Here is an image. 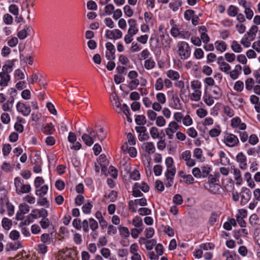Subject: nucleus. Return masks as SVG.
Listing matches in <instances>:
<instances>
[{
  "mask_svg": "<svg viewBox=\"0 0 260 260\" xmlns=\"http://www.w3.org/2000/svg\"><path fill=\"white\" fill-rule=\"evenodd\" d=\"M165 165L167 167V170L165 173L166 177L165 182L166 187H170L174 183V177L176 172L173 158L170 156L167 157L165 159Z\"/></svg>",
  "mask_w": 260,
  "mask_h": 260,
  "instance_id": "nucleus-1",
  "label": "nucleus"
},
{
  "mask_svg": "<svg viewBox=\"0 0 260 260\" xmlns=\"http://www.w3.org/2000/svg\"><path fill=\"white\" fill-rule=\"evenodd\" d=\"M177 53L181 59H187L190 55V48L189 44L184 41H181L177 44Z\"/></svg>",
  "mask_w": 260,
  "mask_h": 260,
  "instance_id": "nucleus-2",
  "label": "nucleus"
},
{
  "mask_svg": "<svg viewBox=\"0 0 260 260\" xmlns=\"http://www.w3.org/2000/svg\"><path fill=\"white\" fill-rule=\"evenodd\" d=\"M14 185L16 188V191L18 194L27 193L31 190L30 185L29 184H23V180L19 177L15 178Z\"/></svg>",
  "mask_w": 260,
  "mask_h": 260,
  "instance_id": "nucleus-3",
  "label": "nucleus"
},
{
  "mask_svg": "<svg viewBox=\"0 0 260 260\" xmlns=\"http://www.w3.org/2000/svg\"><path fill=\"white\" fill-rule=\"evenodd\" d=\"M99 228L98 222L93 218H89L88 219L83 220V231L85 233H88L89 229L91 231H96Z\"/></svg>",
  "mask_w": 260,
  "mask_h": 260,
  "instance_id": "nucleus-4",
  "label": "nucleus"
},
{
  "mask_svg": "<svg viewBox=\"0 0 260 260\" xmlns=\"http://www.w3.org/2000/svg\"><path fill=\"white\" fill-rule=\"evenodd\" d=\"M87 134H84L82 136V140L88 146H91L94 143V139L98 136L94 131L90 130L89 128H86Z\"/></svg>",
  "mask_w": 260,
  "mask_h": 260,
  "instance_id": "nucleus-5",
  "label": "nucleus"
},
{
  "mask_svg": "<svg viewBox=\"0 0 260 260\" xmlns=\"http://www.w3.org/2000/svg\"><path fill=\"white\" fill-rule=\"evenodd\" d=\"M224 143L229 147L237 146L239 143L238 137L233 134H226L224 137Z\"/></svg>",
  "mask_w": 260,
  "mask_h": 260,
  "instance_id": "nucleus-6",
  "label": "nucleus"
},
{
  "mask_svg": "<svg viewBox=\"0 0 260 260\" xmlns=\"http://www.w3.org/2000/svg\"><path fill=\"white\" fill-rule=\"evenodd\" d=\"M179 127V125L175 121L170 122L168 127L165 129V132L169 139L174 138V133H176Z\"/></svg>",
  "mask_w": 260,
  "mask_h": 260,
  "instance_id": "nucleus-7",
  "label": "nucleus"
},
{
  "mask_svg": "<svg viewBox=\"0 0 260 260\" xmlns=\"http://www.w3.org/2000/svg\"><path fill=\"white\" fill-rule=\"evenodd\" d=\"M135 129L139 133L138 139L140 141L147 140L149 138V136L147 132V128L144 126H136Z\"/></svg>",
  "mask_w": 260,
  "mask_h": 260,
  "instance_id": "nucleus-8",
  "label": "nucleus"
},
{
  "mask_svg": "<svg viewBox=\"0 0 260 260\" xmlns=\"http://www.w3.org/2000/svg\"><path fill=\"white\" fill-rule=\"evenodd\" d=\"M29 211V207L28 205L23 203L19 206V210L16 215L17 220H21L24 218V215L27 214Z\"/></svg>",
  "mask_w": 260,
  "mask_h": 260,
  "instance_id": "nucleus-9",
  "label": "nucleus"
},
{
  "mask_svg": "<svg viewBox=\"0 0 260 260\" xmlns=\"http://www.w3.org/2000/svg\"><path fill=\"white\" fill-rule=\"evenodd\" d=\"M107 51L106 52V57L108 60H114L115 58V46L111 42H107L106 44Z\"/></svg>",
  "mask_w": 260,
  "mask_h": 260,
  "instance_id": "nucleus-10",
  "label": "nucleus"
},
{
  "mask_svg": "<svg viewBox=\"0 0 260 260\" xmlns=\"http://www.w3.org/2000/svg\"><path fill=\"white\" fill-rule=\"evenodd\" d=\"M16 109L18 112L21 113L24 116H28L31 112L30 106L21 102H18L17 103Z\"/></svg>",
  "mask_w": 260,
  "mask_h": 260,
  "instance_id": "nucleus-11",
  "label": "nucleus"
},
{
  "mask_svg": "<svg viewBox=\"0 0 260 260\" xmlns=\"http://www.w3.org/2000/svg\"><path fill=\"white\" fill-rule=\"evenodd\" d=\"M241 200V204L244 205L250 200L251 196V192L249 189L243 187L240 192Z\"/></svg>",
  "mask_w": 260,
  "mask_h": 260,
  "instance_id": "nucleus-12",
  "label": "nucleus"
},
{
  "mask_svg": "<svg viewBox=\"0 0 260 260\" xmlns=\"http://www.w3.org/2000/svg\"><path fill=\"white\" fill-rule=\"evenodd\" d=\"M106 36L111 40H117L122 37V32L118 29L107 30L106 33Z\"/></svg>",
  "mask_w": 260,
  "mask_h": 260,
  "instance_id": "nucleus-13",
  "label": "nucleus"
},
{
  "mask_svg": "<svg viewBox=\"0 0 260 260\" xmlns=\"http://www.w3.org/2000/svg\"><path fill=\"white\" fill-rule=\"evenodd\" d=\"M204 187L214 194L219 193L221 189V186L218 183H206Z\"/></svg>",
  "mask_w": 260,
  "mask_h": 260,
  "instance_id": "nucleus-14",
  "label": "nucleus"
},
{
  "mask_svg": "<svg viewBox=\"0 0 260 260\" xmlns=\"http://www.w3.org/2000/svg\"><path fill=\"white\" fill-rule=\"evenodd\" d=\"M236 159L239 164V167L242 169H245L247 167V158L246 156L242 153H239L237 156Z\"/></svg>",
  "mask_w": 260,
  "mask_h": 260,
  "instance_id": "nucleus-15",
  "label": "nucleus"
},
{
  "mask_svg": "<svg viewBox=\"0 0 260 260\" xmlns=\"http://www.w3.org/2000/svg\"><path fill=\"white\" fill-rule=\"evenodd\" d=\"M170 106L174 109L180 110L182 108L179 98L177 95H173L170 101Z\"/></svg>",
  "mask_w": 260,
  "mask_h": 260,
  "instance_id": "nucleus-16",
  "label": "nucleus"
},
{
  "mask_svg": "<svg viewBox=\"0 0 260 260\" xmlns=\"http://www.w3.org/2000/svg\"><path fill=\"white\" fill-rule=\"evenodd\" d=\"M142 148L149 155L154 153L155 151V146L151 142L143 143Z\"/></svg>",
  "mask_w": 260,
  "mask_h": 260,
  "instance_id": "nucleus-17",
  "label": "nucleus"
},
{
  "mask_svg": "<svg viewBox=\"0 0 260 260\" xmlns=\"http://www.w3.org/2000/svg\"><path fill=\"white\" fill-rule=\"evenodd\" d=\"M0 86H7L10 80V76L9 73L2 71L0 73Z\"/></svg>",
  "mask_w": 260,
  "mask_h": 260,
  "instance_id": "nucleus-18",
  "label": "nucleus"
},
{
  "mask_svg": "<svg viewBox=\"0 0 260 260\" xmlns=\"http://www.w3.org/2000/svg\"><path fill=\"white\" fill-rule=\"evenodd\" d=\"M241 70L242 67L241 65H236L235 69L233 71H230V73H229V74L230 75V77L233 80L237 79L241 74Z\"/></svg>",
  "mask_w": 260,
  "mask_h": 260,
  "instance_id": "nucleus-19",
  "label": "nucleus"
},
{
  "mask_svg": "<svg viewBox=\"0 0 260 260\" xmlns=\"http://www.w3.org/2000/svg\"><path fill=\"white\" fill-rule=\"evenodd\" d=\"M258 31V28L257 26L252 25L245 35L253 41L255 39L256 34Z\"/></svg>",
  "mask_w": 260,
  "mask_h": 260,
  "instance_id": "nucleus-20",
  "label": "nucleus"
},
{
  "mask_svg": "<svg viewBox=\"0 0 260 260\" xmlns=\"http://www.w3.org/2000/svg\"><path fill=\"white\" fill-rule=\"evenodd\" d=\"M231 169L233 170V175L234 176L235 180L236 181L237 184H241L242 181L241 174L240 171L235 168L234 166L231 167Z\"/></svg>",
  "mask_w": 260,
  "mask_h": 260,
  "instance_id": "nucleus-21",
  "label": "nucleus"
},
{
  "mask_svg": "<svg viewBox=\"0 0 260 260\" xmlns=\"http://www.w3.org/2000/svg\"><path fill=\"white\" fill-rule=\"evenodd\" d=\"M71 250H67L66 251H60V257L59 260H74V258L71 256Z\"/></svg>",
  "mask_w": 260,
  "mask_h": 260,
  "instance_id": "nucleus-22",
  "label": "nucleus"
},
{
  "mask_svg": "<svg viewBox=\"0 0 260 260\" xmlns=\"http://www.w3.org/2000/svg\"><path fill=\"white\" fill-rule=\"evenodd\" d=\"M14 60H9L7 61L6 64L3 67V72L8 73L11 72L12 68L14 66Z\"/></svg>",
  "mask_w": 260,
  "mask_h": 260,
  "instance_id": "nucleus-23",
  "label": "nucleus"
},
{
  "mask_svg": "<svg viewBox=\"0 0 260 260\" xmlns=\"http://www.w3.org/2000/svg\"><path fill=\"white\" fill-rule=\"evenodd\" d=\"M220 158V162L223 166H227L230 164L229 158L226 156L225 153L223 151H220L218 153Z\"/></svg>",
  "mask_w": 260,
  "mask_h": 260,
  "instance_id": "nucleus-24",
  "label": "nucleus"
},
{
  "mask_svg": "<svg viewBox=\"0 0 260 260\" xmlns=\"http://www.w3.org/2000/svg\"><path fill=\"white\" fill-rule=\"evenodd\" d=\"M166 75L168 78L173 80L177 81L180 78V75L179 73L176 71L170 70L166 73Z\"/></svg>",
  "mask_w": 260,
  "mask_h": 260,
  "instance_id": "nucleus-25",
  "label": "nucleus"
},
{
  "mask_svg": "<svg viewBox=\"0 0 260 260\" xmlns=\"http://www.w3.org/2000/svg\"><path fill=\"white\" fill-rule=\"evenodd\" d=\"M215 46L217 51L220 52H224L226 49L225 43L222 41H217L215 42Z\"/></svg>",
  "mask_w": 260,
  "mask_h": 260,
  "instance_id": "nucleus-26",
  "label": "nucleus"
},
{
  "mask_svg": "<svg viewBox=\"0 0 260 260\" xmlns=\"http://www.w3.org/2000/svg\"><path fill=\"white\" fill-rule=\"evenodd\" d=\"M155 66V62L152 57H149L147 59H146L144 62V68L148 70L152 69Z\"/></svg>",
  "mask_w": 260,
  "mask_h": 260,
  "instance_id": "nucleus-27",
  "label": "nucleus"
},
{
  "mask_svg": "<svg viewBox=\"0 0 260 260\" xmlns=\"http://www.w3.org/2000/svg\"><path fill=\"white\" fill-rule=\"evenodd\" d=\"M212 96L214 99H219L222 95L221 89L217 86L213 87L212 90Z\"/></svg>",
  "mask_w": 260,
  "mask_h": 260,
  "instance_id": "nucleus-28",
  "label": "nucleus"
},
{
  "mask_svg": "<svg viewBox=\"0 0 260 260\" xmlns=\"http://www.w3.org/2000/svg\"><path fill=\"white\" fill-rule=\"evenodd\" d=\"M42 131L46 135L52 134L54 131V126L51 123H47L43 127Z\"/></svg>",
  "mask_w": 260,
  "mask_h": 260,
  "instance_id": "nucleus-29",
  "label": "nucleus"
},
{
  "mask_svg": "<svg viewBox=\"0 0 260 260\" xmlns=\"http://www.w3.org/2000/svg\"><path fill=\"white\" fill-rule=\"evenodd\" d=\"M3 228L6 230H9L12 225V221L7 217H4L2 221Z\"/></svg>",
  "mask_w": 260,
  "mask_h": 260,
  "instance_id": "nucleus-30",
  "label": "nucleus"
},
{
  "mask_svg": "<svg viewBox=\"0 0 260 260\" xmlns=\"http://www.w3.org/2000/svg\"><path fill=\"white\" fill-rule=\"evenodd\" d=\"M238 10L239 9L237 7L233 5H230L227 10V13L230 16L235 17L237 14Z\"/></svg>",
  "mask_w": 260,
  "mask_h": 260,
  "instance_id": "nucleus-31",
  "label": "nucleus"
},
{
  "mask_svg": "<svg viewBox=\"0 0 260 260\" xmlns=\"http://www.w3.org/2000/svg\"><path fill=\"white\" fill-rule=\"evenodd\" d=\"M231 48L235 53H240L242 51V48L237 41H233L231 44Z\"/></svg>",
  "mask_w": 260,
  "mask_h": 260,
  "instance_id": "nucleus-32",
  "label": "nucleus"
},
{
  "mask_svg": "<svg viewBox=\"0 0 260 260\" xmlns=\"http://www.w3.org/2000/svg\"><path fill=\"white\" fill-rule=\"evenodd\" d=\"M30 31V29L28 27H26L24 29L21 30L18 32V37L21 40L24 39L26 38L28 34V32Z\"/></svg>",
  "mask_w": 260,
  "mask_h": 260,
  "instance_id": "nucleus-33",
  "label": "nucleus"
},
{
  "mask_svg": "<svg viewBox=\"0 0 260 260\" xmlns=\"http://www.w3.org/2000/svg\"><path fill=\"white\" fill-rule=\"evenodd\" d=\"M202 95L201 91H194L189 95L190 100L192 101L198 102L201 100Z\"/></svg>",
  "mask_w": 260,
  "mask_h": 260,
  "instance_id": "nucleus-34",
  "label": "nucleus"
},
{
  "mask_svg": "<svg viewBox=\"0 0 260 260\" xmlns=\"http://www.w3.org/2000/svg\"><path fill=\"white\" fill-rule=\"evenodd\" d=\"M35 218L32 217V215L30 213L29 214L26 218L24 220V221L21 222L19 224V226L20 227H22L25 225H28L30 223L34 222Z\"/></svg>",
  "mask_w": 260,
  "mask_h": 260,
  "instance_id": "nucleus-35",
  "label": "nucleus"
},
{
  "mask_svg": "<svg viewBox=\"0 0 260 260\" xmlns=\"http://www.w3.org/2000/svg\"><path fill=\"white\" fill-rule=\"evenodd\" d=\"M219 69L220 71L228 75L229 73H230V71H231V67L229 63L225 61L219 66Z\"/></svg>",
  "mask_w": 260,
  "mask_h": 260,
  "instance_id": "nucleus-36",
  "label": "nucleus"
},
{
  "mask_svg": "<svg viewBox=\"0 0 260 260\" xmlns=\"http://www.w3.org/2000/svg\"><path fill=\"white\" fill-rule=\"evenodd\" d=\"M143 193L140 190L139 183H136L133 189V195L135 197H139L143 196Z\"/></svg>",
  "mask_w": 260,
  "mask_h": 260,
  "instance_id": "nucleus-37",
  "label": "nucleus"
},
{
  "mask_svg": "<svg viewBox=\"0 0 260 260\" xmlns=\"http://www.w3.org/2000/svg\"><path fill=\"white\" fill-rule=\"evenodd\" d=\"M201 83L198 80H195L191 82V88L193 91H201Z\"/></svg>",
  "mask_w": 260,
  "mask_h": 260,
  "instance_id": "nucleus-38",
  "label": "nucleus"
},
{
  "mask_svg": "<svg viewBox=\"0 0 260 260\" xmlns=\"http://www.w3.org/2000/svg\"><path fill=\"white\" fill-rule=\"evenodd\" d=\"M252 41V40L251 39H250L245 35L241 39L240 43L245 47L248 48L250 46L251 42Z\"/></svg>",
  "mask_w": 260,
  "mask_h": 260,
  "instance_id": "nucleus-39",
  "label": "nucleus"
},
{
  "mask_svg": "<svg viewBox=\"0 0 260 260\" xmlns=\"http://www.w3.org/2000/svg\"><path fill=\"white\" fill-rule=\"evenodd\" d=\"M136 123L140 126H144L146 123V117L143 115H138L135 119Z\"/></svg>",
  "mask_w": 260,
  "mask_h": 260,
  "instance_id": "nucleus-40",
  "label": "nucleus"
},
{
  "mask_svg": "<svg viewBox=\"0 0 260 260\" xmlns=\"http://www.w3.org/2000/svg\"><path fill=\"white\" fill-rule=\"evenodd\" d=\"M120 235L124 238H127L129 236V232L127 228L125 226H120L119 228Z\"/></svg>",
  "mask_w": 260,
  "mask_h": 260,
  "instance_id": "nucleus-41",
  "label": "nucleus"
},
{
  "mask_svg": "<svg viewBox=\"0 0 260 260\" xmlns=\"http://www.w3.org/2000/svg\"><path fill=\"white\" fill-rule=\"evenodd\" d=\"M48 190V186L44 185L42 186L40 188L36 190V194L38 196H42L47 193Z\"/></svg>",
  "mask_w": 260,
  "mask_h": 260,
  "instance_id": "nucleus-42",
  "label": "nucleus"
},
{
  "mask_svg": "<svg viewBox=\"0 0 260 260\" xmlns=\"http://www.w3.org/2000/svg\"><path fill=\"white\" fill-rule=\"evenodd\" d=\"M111 101L114 108L121 105L120 103L118 101V97L114 92L111 95Z\"/></svg>",
  "mask_w": 260,
  "mask_h": 260,
  "instance_id": "nucleus-43",
  "label": "nucleus"
},
{
  "mask_svg": "<svg viewBox=\"0 0 260 260\" xmlns=\"http://www.w3.org/2000/svg\"><path fill=\"white\" fill-rule=\"evenodd\" d=\"M92 208V204L88 202L86 203L82 207V209L84 213L88 214L91 212V209Z\"/></svg>",
  "mask_w": 260,
  "mask_h": 260,
  "instance_id": "nucleus-44",
  "label": "nucleus"
},
{
  "mask_svg": "<svg viewBox=\"0 0 260 260\" xmlns=\"http://www.w3.org/2000/svg\"><path fill=\"white\" fill-rule=\"evenodd\" d=\"M182 5V2L180 1H177L174 3H171L169 4V8L172 10L173 11H177L179 8Z\"/></svg>",
  "mask_w": 260,
  "mask_h": 260,
  "instance_id": "nucleus-45",
  "label": "nucleus"
},
{
  "mask_svg": "<svg viewBox=\"0 0 260 260\" xmlns=\"http://www.w3.org/2000/svg\"><path fill=\"white\" fill-rule=\"evenodd\" d=\"M73 226L77 230H80L83 229V221L80 219H74L72 222Z\"/></svg>",
  "mask_w": 260,
  "mask_h": 260,
  "instance_id": "nucleus-46",
  "label": "nucleus"
},
{
  "mask_svg": "<svg viewBox=\"0 0 260 260\" xmlns=\"http://www.w3.org/2000/svg\"><path fill=\"white\" fill-rule=\"evenodd\" d=\"M204 101V102L208 105V106H211L214 103V98L209 95V94H205L203 97Z\"/></svg>",
  "mask_w": 260,
  "mask_h": 260,
  "instance_id": "nucleus-47",
  "label": "nucleus"
},
{
  "mask_svg": "<svg viewBox=\"0 0 260 260\" xmlns=\"http://www.w3.org/2000/svg\"><path fill=\"white\" fill-rule=\"evenodd\" d=\"M154 86L156 90H161L163 89L164 85L163 80L161 78H159L156 80Z\"/></svg>",
  "mask_w": 260,
  "mask_h": 260,
  "instance_id": "nucleus-48",
  "label": "nucleus"
},
{
  "mask_svg": "<svg viewBox=\"0 0 260 260\" xmlns=\"http://www.w3.org/2000/svg\"><path fill=\"white\" fill-rule=\"evenodd\" d=\"M222 256L225 257L226 260H235L236 254L226 250L222 253Z\"/></svg>",
  "mask_w": 260,
  "mask_h": 260,
  "instance_id": "nucleus-49",
  "label": "nucleus"
},
{
  "mask_svg": "<svg viewBox=\"0 0 260 260\" xmlns=\"http://www.w3.org/2000/svg\"><path fill=\"white\" fill-rule=\"evenodd\" d=\"M193 156L197 159L201 160L203 158V151L201 148H197L193 150Z\"/></svg>",
  "mask_w": 260,
  "mask_h": 260,
  "instance_id": "nucleus-50",
  "label": "nucleus"
},
{
  "mask_svg": "<svg viewBox=\"0 0 260 260\" xmlns=\"http://www.w3.org/2000/svg\"><path fill=\"white\" fill-rule=\"evenodd\" d=\"M133 224L136 228H140L143 225L142 218L138 216H135L133 219Z\"/></svg>",
  "mask_w": 260,
  "mask_h": 260,
  "instance_id": "nucleus-51",
  "label": "nucleus"
},
{
  "mask_svg": "<svg viewBox=\"0 0 260 260\" xmlns=\"http://www.w3.org/2000/svg\"><path fill=\"white\" fill-rule=\"evenodd\" d=\"M150 134L151 137L154 139L158 138L159 136L158 129L155 126H153L150 128Z\"/></svg>",
  "mask_w": 260,
  "mask_h": 260,
  "instance_id": "nucleus-52",
  "label": "nucleus"
},
{
  "mask_svg": "<svg viewBox=\"0 0 260 260\" xmlns=\"http://www.w3.org/2000/svg\"><path fill=\"white\" fill-rule=\"evenodd\" d=\"M254 81L251 78H248L245 81V87L248 90H251L254 87Z\"/></svg>",
  "mask_w": 260,
  "mask_h": 260,
  "instance_id": "nucleus-53",
  "label": "nucleus"
},
{
  "mask_svg": "<svg viewBox=\"0 0 260 260\" xmlns=\"http://www.w3.org/2000/svg\"><path fill=\"white\" fill-rule=\"evenodd\" d=\"M155 120L156 125L159 127H162L166 125V121L162 116L156 117Z\"/></svg>",
  "mask_w": 260,
  "mask_h": 260,
  "instance_id": "nucleus-54",
  "label": "nucleus"
},
{
  "mask_svg": "<svg viewBox=\"0 0 260 260\" xmlns=\"http://www.w3.org/2000/svg\"><path fill=\"white\" fill-rule=\"evenodd\" d=\"M156 99L157 102L164 104L166 102V97L164 93L159 92L156 94Z\"/></svg>",
  "mask_w": 260,
  "mask_h": 260,
  "instance_id": "nucleus-55",
  "label": "nucleus"
},
{
  "mask_svg": "<svg viewBox=\"0 0 260 260\" xmlns=\"http://www.w3.org/2000/svg\"><path fill=\"white\" fill-rule=\"evenodd\" d=\"M201 176L203 178L207 177L211 172V168L208 166H204L201 168Z\"/></svg>",
  "mask_w": 260,
  "mask_h": 260,
  "instance_id": "nucleus-56",
  "label": "nucleus"
},
{
  "mask_svg": "<svg viewBox=\"0 0 260 260\" xmlns=\"http://www.w3.org/2000/svg\"><path fill=\"white\" fill-rule=\"evenodd\" d=\"M182 122L184 125L188 126L192 124V120L189 115H186L183 117Z\"/></svg>",
  "mask_w": 260,
  "mask_h": 260,
  "instance_id": "nucleus-57",
  "label": "nucleus"
},
{
  "mask_svg": "<svg viewBox=\"0 0 260 260\" xmlns=\"http://www.w3.org/2000/svg\"><path fill=\"white\" fill-rule=\"evenodd\" d=\"M221 133V129L219 126L217 128L211 129L209 131V135L211 137H216L218 136Z\"/></svg>",
  "mask_w": 260,
  "mask_h": 260,
  "instance_id": "nucleus-58",
  "label": "nucleus"
},
{
  "mask_svg": "<svg viewBox=\"0 0 260 260\" xmlns=\"http://www.w3.org/2000/svg\"><path fill=\"white\" fill-rule=\"evenodd\" d=\"M258 142V138L255 134H252L248 138V143L252 145H255Z\"/></svg>",
  "mask_w": 260,
  "mask_h": 260,
  "instance_id": "nucleus-59",
  "label": "nucleus"
},
{
  "mask_svg": "<svg viewBox=\"0 0 260 260\" xmlns=\"http://www.w3.org/2000/svg\"><path fill=\"white\" fill-rule=\"evenodd\" d=\"M156 244V241L155 239L149 240L146 242L145 247L147 250L153 249L154 245Z\"/></svg>",
  "mask_w": 260,
  "mask_h": 260,
  "instance_id": "nucleus-60",
  "label": "nucleus"
},
{
  "mask_svg": "<svg viewBox=\"0 0 260 260\" xmlns=\"http://www.w3.org/2000/svg\"><path fill=\"white\" fill-rule=\"evenodd\" d=\"M9 12L15 16H17L19 13L18 7L14 4L10 5L9 7Z\"/></svg>",
  "mask_w": 260,
  "mask_h": 260,
  "instance_id": "nucleus-61",
  "label": "nucleus"
},
{
  "mask_svg": "<svg viewBox=\"0 0 260 260\" xmlns=\"http://www.w3.org/2000/svg\"><path fill=\"white\" fill-rule=\"evenodd\" d=\"M204 51L201 48H197L194 50V55L196 59H200L204 56Z\"/></svg>",
  "mask_w": 260,
  "mask_h": 260,
  "instance_id": "nucleus-62",
  "label": "nucleus"
},
{
  "mask_svg": "<svg viewBox=\"0 0 260 260\" xmlns=\"http://www.w3.org/2000/svg\"><path fill=\"white\" fill-rule=\"evenodd\" d=\"M170 33L173 37L177 38L180 36V30L176 25H174L172 27Z\"/></svg>",
  "mask_w": 260,
  "mask_h": 260,
  "instance_id": "nucleus-63",
  "label": "nucleus"
},
{
  "mask_svg": "<svg viewBox=\"0 0 260 260\" xmlns=\"http://www.w3.org/2000/svg\"><path fill=\"white\" fill-rule=\"evenodd\" d=\"M225 59L229 62H233L236 59V55L234 53H226L224 54Z\"/></svg>",
  "mask_w": 260,
  "mask_h": 260,
  "instance_id": "nucleus-64",
  "label": "nucleus"
}]
</instances>
